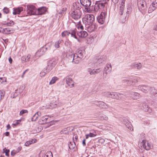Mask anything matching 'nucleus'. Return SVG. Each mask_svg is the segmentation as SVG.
I'll use <instances>...</instances> for the list:
<instances>
[{"label":"nucleus","instance_id":"052dcab7","mask_svg":"<svg viewBox=\"0 0 157 157\" xmlns=\"http://www.w3.org/2000/svg\"><path fill=\"white\" fill-rule=\"evenodd\" d=\"M21 148L22 147L21 146H19L18 147L17 150H16L17 153L19 152L21 150Z\"/></svg>","mask_w":157,"mask_h":157},{"label":"nucleus","instance_id":"4468645a","mask_svg":"<svg viewBox=\"0 0 157 157\" xmlns=\"http://www.w3.org/2000/svg\"><path fill=\"white\" fill-rule=\"evenodd\" d=\"M138 87L140 90L145 93L148 92L151 89L150 87L146 86H139Z\"/></svg>","mask_w":157,"mask_h":157},{"label":"nucleus","instance_id":"4be33fe9","mask_svg":"<svg viewBox=\"0 0 157 157\" xmlns=\"http://www.w3.org/2000/svg\"><path fill=\"white\" fill-rule=\"evenodd\" d=\"M146 2H143L142 3L140 6H138V9L140 11L142 12L143 10L144 11L145 9V6H146Z\"/></svg>","mask_w":157,"mask_h":157},{"label":"nucleus","instance_id":"7ed1b4c3","mask_svg":"<svg viewBox=\"0 0 157 157\" xmlns=\"http://www.w3.org/2000/svg\"><path fill=\"white\" fill-rule=\"evenodd\" d=\"M81 4L83 6H85L84 11L86 12H90L91 10L90 6L91 5V0H80Z\"/></svg>","mask_w":157,"mask_h":157},{"label":"nucleus","instance_id":"a18cd8bd","mask_svg":"<svg viewBox=\"0 0 157 157\" xmlns=\"http://www.w3.org/2000/svg\"><path fill=\"white\" fill-rule=\"evenodd\" d=\"M3 12L6 14L9 13V8L7 7H5L3 10Z\"/></svg>","mask_w":157,"mask_h":157},{"label":"nucleus","instance_id":"9d476101","mask_svg":"<svg viewBox=\"0 0 157 157\" xmlns=\"http://www.w3.org/2000/svg\"><path fill=\"white\" fill-rule=\"evenodd\" d=\"M142 145L143 147L146 150H149L151 148V144L146 140H143L142 141Z\"/></svg>","mask_w":157,"mask_h":157},{"label":"nucleus","instance_id":"774afa93","mask_svg":"<svg viewBox=\"0 0 157 157\" xmlns=\"http://www.w3.org/2000/svg\"><path fill=\"white\" fill-rule=\"evenodd\" d=\"M66 36H70V31L68 32V31H66Z\"/></svg>","mask_w":157,"mask_h":157},{"label":"nucleus","instance_id":"603ef678","mask_svg":"<svg viewBox=\"0 0 157 157\" xmlns=\"http://www.w3.org/2000/svg\"><path fill=\"white\" fill-rule=\"evenodd\" d=\"M132 8L130 7H128L127 9V11L125 13L126 15L128 14H129L131 11Z\"/></svg>","mask_w":157,"mask_h":157},{"label":"nucleus","instance_id":"79ce46f5","mask_svg":"<svg viewBox=\"0 0 157 157\" xmlns=\"http://www.w3.org/2000/svg\"><path fill=\"white\" fill-rule=\"evenodd\" d=\"M44 69H43L44 71H41L40 72V75L41 77H43L47 73H48V72H47L46 70H44Z\"/></svg>","mask_w":157,"mask_h":157},{"label":"nucleus","instance_id":"49530a36","mask_svg":"<svg viewBox=\"0 0 157 157\" xmlns=\"http://www.w3.org/2000/svg\"><path fill=\"white\" fill-rule=\"evenodd\" d=\"M28 113V111L27 110L23 109L20 111L19 114L21 116L25 113Z\"/></svg>","mask_w":157,"mask_h":157},{"label":"nucleus","instance_id":"09e8293b","mask_svg":"<svg viewBox=\"0 0 157 157\" xmlns=\"http://www.w3.org/2000/svg\"><path fill=\"white\" fill-rule=\"evenodd\" d=\"M142 67V65L140 63H139L136 64V67H137V69L138 70L140 69Z\"/></svg>","mask_w":157,"mask_h":157},{"label":"nucleus","instance_id":"bb28decb","mask_svg":"<svg viewBox=\"0 0 157 157\" xmlns=\"http://www.w3.org/2000/svg\"><path fill=\"white\" fill-rule=\"evenodd\" d=\"M117 99L121 100H124L126 98V96L123 94L118 93Z\"/></svg>","mask_w":157,"mask_h":157},{"label":"nucleus","instance_id":"aec40b11","mask_svg":"<svg viewBox=\"0 0 157 157\" xmlns=\"http://www.w3.org/2000/svg\"><path fill=\"white\" fill-rule=\"evenodd\" d=\"M88 35L87 33L85 31H81L78 32L77 33V36L80 37H86Z\"/></svg>","mask_w":157,"mask_h":157},{"label":"nucleus","instance_id":"338daca9","mask_svg":"<svg viewBox=\"0 0 157 157\" xmlns=\"http://www.w3.org/2000/svg\"><path fill=\"white\" fill-rule=\"evenodd\" d=\"M125 0H122L120 5L124 6V3Z\"/></svg>","mask_w":157,"mask_h":157},{"label":"nucleus","instance_id":"1a4fd4ad","mask_svg":"<svg viewBox=\"0 0 157 157\" xmlns=\"http://www.w3.org/2000/svg\"><path fill=\"white\" fill-rule=\"evenodd\" d=\"M95 104H96L97 106H99L100 108L102 109H106L109 107V106L108 105L105 103L103 101H95Z\"/></svg>","mask_w":157,"mask_h":157},{"label":"nucleus","instance_id":"393cba45","mask_svg":"<svg viewBox=\"0 0 157 157\" xmlns=\"http://www.w3.org/2000/svg\"><path fill=\"white\" fill-rule=\"evenodd\" d=\"M125 124L126 126L131 131H133V129L132 128V125L131 123L128 121H126L125 123Z\"/></svg>","mask_w":157,"mask_h":157},{"label":"nucleus","instance_id":"39448f33","mask_svg":"<svg viewBox=\"0 0 157 157\" xmlns=\"http://www.w3.org/2000/svg\"><path fill=\"white\" fill-rule=\"evenodd\" d=\"M107 14L105 12H102L97 17V20L99 23L103 24L105 22Z\"/></svg>","mask_w":157,"mask_h":157},{"label":"nucleus","instance_id":"bf43d9fd","mask_svg":"<svg viewBox=\"0 0 157 157\" xmlns=\"http://www.w3.org/2000/svg\"><path fill=\"white\" fill-rule=\"evenodd\" d=\"M66 31H64L63 32H62L61 33V35L62 37H66Z\"/></svg>","mask_w":157,"mask_h":157},{"label":"nucleus","instance_id":"c9c22d12","mask_svg":"<svg viewBox=\"0 0 157 157\" xmlns=\"http://www.w3.org/2000/svg\"><path fill=\"white\" fill-rule=\"evenodd\" d=\"M57 79H58L56 77H53L49 82L50 84H52L54 83Z\"/></svg>","mask_w":157,"mask_h":157},{"label":"nucleus","instance_id":"69168bd1","mask_svg":"<svg viewBox=\"0 0 157 157\" xmlns=\"http://www.w3.org/2000/svg\"><path fill=\"white\" fill-rule=\"evenodd\" d=\"M119 0H112V1L114 4H116L118 2Z\"/></svg>","mask_w":157,"mask_h":157},{"label":"nucleus","instance_id":"412c9836","mask_svg":"<svg viewBox=\"0 0 157 157\" xmlns=\"http://www.w3.org/2000/svg\"><path fill=\"white\" fill-rule=\"evenodd\" d=\"M52 46V43H48V44H46L45 46L43 47L42 49H41L40 50V52L41 51H44V50L45 49V50H50L51 47Z\"/></svg>","mask_w":157,"mask_h":157},{"label":"nucleus","instance_id":"0eeeda50","mask_svg":"<svg viewBox=\"0 0 157 157\" xmlns=\"http://www.w3.org/2000/svg\"><path fill=\"white\" fill-rule=\"evenodd\" d=\"M56 63H57L56 61H49L48 62L47 65L46 67V68H44V70H46L47 72H49L55 66Z\"/></svg>","mask_w":157,"mask_h":157},{"label":"nucleus","instance_id":"ea45409f","mask_svg":"<svg viewBox=\"0 0 157 157\" xmlns=\"http://www.w3.org/2000/svg\"><path fill=\"white\" fill-rule=\"evenodd\" d=\"M38 117L36 114H35L32 117L31 121H36L38 119Z\"/></svg>","mask_w":157,"mask_h":157},{"label":"nucleus","instance_id":"a878e982","mask_svg":"<svg viewBox=\"0 0 157 157\" xmlns=\"http://www.w3.org/2000/svg\"><path fill=\"white\" fill-rule=\"evenodd\" d=\"M4 33L5 34H9L13 32V30L9 28H6L3 29Z\"/></svg>","mask_w":157,"mask_h":157},{"label":"nucleus","instance_id":"9b49d317","mask_svg":"<svg viewBox=\"0 0 157 157\" xmlns=\"http://www.w3.org/2000/svg\"><path fill=\"white\" fill-rule=\"evenodd\" d=\"M157 8V2L156 1L153 2L149 6L148 9V12L149 13H151Z\"/></svg>","mask_w":157,"mask_h":157},{"label":"nucleus","instance_id":"680f3d73","mask_svg":"<svg viewBox=\"0 0 157 157\" xmlns=\"http://www.w3.org/2000/svg\"><path fill=\"white\" fill-rule=\"evenodd\" d=\"M21 60L22 61H23L24 62H26V56H23L21 58Z\"/></svg>","mask_w":157,"mask_h":157},{"label":"nucleus","instance_id":"dca6fc26","mask_svg":"<svg viewBox=\"0 0 157 157\" xmlns=\"http://www.w3.org/2000/svg\"><path fill=\"white\" fill-rule=\"evenodd\" d=\"M70 36L71 37L74 38L76 39H78H78L77 35V33H78L77 30L76 29H75L73 30H71L70 31Z\"/></svg>","mask_w":157,"mask_h":157},{"label":"nucleus","instance_id":"7c9ffc66","mask_svg":"<svg viewBox=\"0 0 157 157\" xmlns=\"http://www.w3.org/2000/svg\"><path fill=\"white\" fill-rule=\"evenodd\" d=\"M97 59L99 63H101L105 61L106 59L105 58H104L102 56H98Z\"/></svg>","mask_w":157,"mask_h":157},{"label":"nucleus","instance_id":"de8ad7c7","mask_svg":"<svg viewBox=\"0 0 157 157\" xmlns=\"http://www.w3.org/2000/svg\"><path fill=\"white\" fill-rule=\"evenodd\" d=\"M4 81H6V78L5 77L0 78V84H2Z\"/></svg>","mask_w":157,"mask_h":157},{"label":"nucleus","instance_id":"e2e57ef3","mask_svg":"<svg viewBox=\"0 0 157 157\" xmlns=\"http://www.w3.org/2000/svg\"><path fill=\"white\" fill-rule=\"evenodd\" d=\"M133 81L132 80H128L127 84L129 85H131L132 84V83H133Z\"/></svg>","mask_w":157,"mask_h":157},{"label":"nucleus","instance_id":"f03ea898","mask_svg":"<svg viewBox=\"0 0 157 157\" xmlns=\"http://www.w3.org/2000/svg\"><path fill=\"white\" fill-rule=\"evenodd\" d=\"M94 19V17L93 15L91 14H87L82 19V21L87 26L92 24Z\"/></svg>","mask_w":157,"mask_h":157},{"label":"nucleus","instance_id":"4c0bfd02","mask_svg":"<svg viewBox=\"0 0 157 157\" xmlns=\"http://www.w3.org/2000/svg\"><path fill=\"white\" fill-rule=\"evenodd\" d=\"M96 135L94 134L93 133H90L89 134L86 135V139H87L89 137H94Z\"/></svg>","mask_w":157,"mask_h":157},{"label":"nucleus","instance_id":"6e6552de","mask_svg":"<svg viewBox=\"0 0 157 157\" xmlns=\"http://www.w3.org/2000/svg\"><path fill=\"white\" fill-rule=\"evenodd\" d=\"M107 4V2L105 1H103L102 2L101 1L99 2L96 4V5L94 7V10L95 11H97V9H96L97 6L98 7V9H103L105 6V5Z\"/></svg>","mask_w":157,"mask_h":157},{"label":"nucleus","instance_id":"423d86ee","mask_svg":"<svg viewBox=\"0 0 157 157\" xmlns=\"http://www.w3.org/2000/svg\"><path fill=\"white\" fill-rule=\"evenodd\" d=\"M81 12L79 10H75L71 14V17L75 20L79 19L81 17Z\"/></svg>","mask_w":157,"mask_h":157},{"label":"nucleus","instance_id":"58836bf2","mask_svg":"<svg viewBox=\"0 0 157 157\" xmlns=\"http://www.w3.org/2000/svg\"><path fill=\"white\" fill-rule=\"evenodd\" d=\"M74 56V54H73L72 53L68 56L67 58L70 62H72Z\"/></svg>","mask_w":157,"mask_h":157},{"label":"nucleus","instance_id":"8fccbe9b","mask_svg":"<svg viewBox=\"0 0 157 157\" xmlns=\"http://www.w3.org/2000/svg\"><path fill=\"white\" fill-rule=\"evenodd\" d=\"M145 1L144 0H137V5L138 6H140L141 4L143 2Z\"/></svg>","mask_w":157,"mask_h":157},{"label":"nucleus","instance_id":"72a5a7b5","mask_svg":"<svg viewBox=\"0 0 157 157\" xmlns=\"http://www.w3.org/2000/svg\"><path fill=\"white\" fill-rule=\"evenodd\" d=\"M68 128H67L62 130L60 132L61 133L65 134H68L69 133Z\"/></svg>","mask_w":157,"mask_h":157},{"label":"nucleus","instance_id":"3c124183","mask_svg":"<svg viewBox=\"0 0 157 157\" xmlns=\"http://www.w3.org/2000/svg\"><path fill=\"white\" fill-rule=\"evenodd\" d=\"M7 24L9 26H12L14 24V22L12 21H10L9 22H7Z\"/></svg>","mask_w":157,"mask_h":157},{"label":"nucleus","instance_id":"e433bc0d","mask_svg":"<svg viewBox=\"0 0 157 157\" xmlns=\"http://www.w3.org/2000/svg\"><path fill=\"white\" fill-rule=\"evenodd\" d=\"M112 93L111 92H105L103 93V95L107 97H110V95H111V94Z\"/></svg>","mask_w":157,"mask_h":157},{"label":"nucleus","instance_id":"f704fd0d","mask_svg":"<svg viewBox=\"0 0 157 157\" xmlns=\"http://www.w3.org/2000/svg\"><path fill=\"white\" fill-rule=\"evenodd\" d=\"M10 150L7 149L6 148H4L3 150V153H5L6 155L9 156V155Z\"/></svg>","mask_w":157,"mask_h":157},{"label":"nucleus","instance_id":"f257e3e1","mask_svg":"<svg viewBox=\"0 0 157 157\" xmlns=\"http://www.w3.org/2000/svg\"><path fill=\"white\" fill-rule=\"evenodd\" d=\"M124 6L120 5L118 10V12L120 17V20L122 23H124L126 21V14L125 13H124Z\"/></svg>","mask_w":157,"mask_h":157},{"label":"nucleus","instance_id":"473e14b6","mask_svg":"<svg viewBox=\"0 0 157 157\" xmlns=\"http://www.w3.org/2000/svg\"><path fill=\"white\" fill-rule=\"evenodd\" d=\"M110 98H115L117 99L118 96V93L115 92H112Z\"/></svg>","mask_w":157,"mask_h":157},{"label":"nucleus","instance_id":"f8f14e48","mask_svg":"<svg viewBox=\"0 0 157 157\" xmlns=\"http://www.w3.org/2000/svg\"><path fill=\"white\" fill-rule=\"evenodd\" d=\"M74 55L72 61V63L75 64L78 63L81 60L82 57H80L78 55L77 56L76 53L74 54Z\"/></svg>","mask_w":157,"mask_h":157},{"label":"nucleus","instance_id":"c756f323","mask_svg":"<svg viewBox=\"0 0 157 157\" xmlns=\"http://www.w3.org/2000/svg\"><path fill=\"white\" fill-rule=\"evenodd\" d=\"M63 41V40L61 39L59 40L58 41L56 42L55 44V47L56 48H58L60 47V43Z\"/></svg>","mask_w":157,"mask_h":157},{"label":"nucleus","instance_id":"2eb2a0df","mask_svg":"<svg viewBox=\"0 0 157 157\" xmlns=\"http://www.w3.org/2000/svg\"><path fill=\"white\" fill-rule=\"evenodd\" d=\"M47 10L46 7H42L38 8L36 13V15H41L45 13Z\"/></svg>","mask_w":157,"mask_h":157},{"label":"nucleus","instance_id":"a19ab883","mask_svg":"<svg viewBox=\"0 0 157 157\" xmlns=\"http://www.w3.org/2000/svg\"><path fill=\"white\" fill-rule=\"evenodd\" d=\"M33 140H31L27 141L25 143V145L26 146H28L30 144H31L32 143H35V142H33Z\"/></svg>","mask_w":157,"mask_h":157},{"label":"nucleus","instance_id":"ddd939ff","mask_svg":"<svg viewBox=\"0 0 157 157\" xmlns=\"http://www.w3.org/2000/svg\"><path fill=\"white\" fill-rule=\"evenodd\" d=\"M86 28L87 29V30L90 33L94 31L96 29H97V26L94 24H91L90 25H86Z\"/></svg>","mask_w":157,"mask_h":157},{"label":"nucleus","instance_id":"13d9d810","mask_svg":"<svg viewBox=\"0 0 157 157\" xmlns=\"http://www.w3.org/2000/svg\"><path fill=\"white\" fill-rule=\"evenodd\" d=\"M20 121V120H17L16 123H13V125H14V126H16L18 124H19V121Z\"/></svg>","mask_w":157,"mask_h":157},{"label":"nucleus","instance_id":"864d4df0","mask_svg":"<svg viewBox=\"0 0 157 157\" xmlns=\"http://www.w3.org/2000/svg\"><path fill=\"white\" fill-rule=\"evenodd\" d=\"M78 55L80 57H82V58L83 57L82 54V51L81 50H79L78 52V54H77V56Z\"/></svg>","mask_w":157,"mask_h":157},{"label":"nucleus","instance_id":"c03bdc74","mask_svg":"<svg viewBox=\"0 0 157 157\" xmlns=\"http://www.w3.org/2000/svg\"><path fill=\"white\" fill-rule=\"evenodd\" d=\"M100 119L102 120H107L108 119V117L105 115H103L100 117Z\"/></svg>","mask_w":157,"mask_h":157},{"label":"nucleus","instance_id":"b1692460","mask_svg":"<svg viewBox=\"0 0 157 157\" xmlns=\"http://www.w3.org/2000/svg\"><path fill=\"white\" fill-rule=\"evenodd\" d=\"M101 71V69L100 68H98L95 70L93 69L90 72V75H94L96 74H98Z\"/></svg>","mask_w":157,"mask_h":157},{"label":"nucleus","instance_id":"5701e85b","mask_svg":"<svg viewBox=\"0 0 157 157\" xmlns=\"http://www.w3.org/2000/svg\"><path fill=\"white\" fill-rule=\"evenodd\" d=\"M73 6L74 7V10H79L80 9L81 6L79 2H77L73 3Z\"/></svg>","mask_w":157,"mask_h":157},{"label":"nucleus","instance_id":"6ab92c4d","mask_svg":"<svg viewBox=\"0 0 157 157\" xmlns=\"http://www.w3.org/2000/svg\"><path fill=\"white\" fill-rule=\"evenodd\" d=\"M48 119V117L44 116L41 117L39 120L38 122L40 124H43L48 123L47 120Z\"/></svg>","mask_w":157,"mask_h":157},{"label":"nucleus","instance_id":"5fc2aeb1","mask_svg":"<svg viewBox=\"0 0 157 157\" xmlns=\"http://www.w3.org/2000/svg\"><path fill=\"white\" fill-rule=\"evenodd\" d=\"M17 152L16 150H13L11 152V155L12 156H14Z\"/></svg>","mask_w":157,"mask_h":157},{"label":"nucleus","instance_id":"37998d69","mask_svg":"<svg viewBox=\"0 0 157 157\" xmlns=\"http://www.w3.org/2000/svg\"><path fill=\"white\" fill-rule=\"evenodd\" d=\"M45 157H53V155L52 152L50 151H48L45 155Z\"/></svg>","mask_w":157,"mask_h":157},{"label":"nucleus","instance_id":"0e129e2a","mask_svg":"<svg viewBox=\"0 0 157 157\" xmlns=\"http://www.w3.org/2000/svg\"><path fill=\"white\" fill-rule=\"evenodd\" d=\"M4 135H5L6 136H9L10 135V133L9 132H7L3 134Z\"/></svg>","mask_w":157,"mask_h":157},{"label":"nucleus","instance_id":"f3484780","mask_svg":"<svg viewBox=\"0 0 157 157\" xmlns=\"http://www.w3.org/2000/svg\"><path fill=\"white\" fill-rule=\"evenodd\" d=\"M66 82L67 84L70 87H72L74 86V82L72 78L69 77L66 78Z\"/></svg>","mask_w":157,"mask_h":157},{"label":"nucleus","instance_id":"c85d7f7f","mask_svg":"<svg viewBox=\"0 0 157 157\" xmlns=\"http://www.w3.org/2000/svg\"><path fill=\"white\" fill-rule=\"evenodd\" d=\"M108 70H109V71H110L112 70V67L110 63L107 64L106 65L105 67L104 68V71H107Z\"/></svg>","mask_w":157,"mask_h":157},{"label":"nucleus","instance_id":"2f4dec72","mask_svg":"<svg viewBox=\"0 0 157 157\" xmlns=\"http://www.w3.org/2000/svg\"><path fill=\"white\" fill-rule=\"evenodd\" d=\"M74 143H72L71 142H70L69 144H68V146L69 147V148L71 150H73L74 149V147H75V144L74 141Z\"/></svg>","mask_w":157,"mask_h":157},{"label":"nucleus","instance_id":"20e7f679","mask_svg":"<svg viewBox=\"0 0 157 157\" xmlns=\"http://www.w3.org/2000/svg\"><path fill=\"white\" fill-rule=\"evenodd\" d=\"M36 9L32 5L28 6H27V13L30 15H36Z\"/></svg>","mask_w":157,"mask_h":157},{"label":"nucleus","instance_id":"4d7b16f0","mask_svg":"<svg viewBox=\"0 0 157 157\" xmlns=\"http://www.w3.org/2000/svg\"><path fill=\"white\" fill-rule=\"evenodd\" d=\"M128 80L127 78H125L122 80V82L125 84H127Z\"/></svg>","mask_w":157,"mask_h":157},{"label":"nucleus","instance_id":"cd10ccee","mask_svg":"<svg viewBox=\"0 0 157 157\" xmlns=\"http://www.w3.org/2000/svg\"><path fill=\"white\" fill-rule=\"evenodd\" d=\"M131 95V97L134 99H137L139 96V94L138 93L135 92H132Z\"/></svg>","mask_w":157,"mask_h":157},{"label":"nucleus","instance_id":"6e6d98bb","mask_svg":"<svg viewBox=\"0 0 157 157\" xmlns=\"http://www.w3.org/2000/svg\"><path fill=\"white\" fill-rule=\"evenodd\" d=\"M105 141V140L103 138H101L98 140V142L101 144L103 143Z\"/></svg>","mask_w":157,"mask_h":157},{"label":"nucleus","instance_id":"a211bd4d","mask_svg":"<svg viewBox=\"0 0 157 157\" xmlns=\"http://www.w3.org/2000/svg\"><path fill=\"white\" fill-rule=\"evenodd\" d=\"M23 10V8L22 7L14 8H13V14L14 15L19 14Z\"/></svg>","mask_w":157,"mask_h":157}]
</instances>
